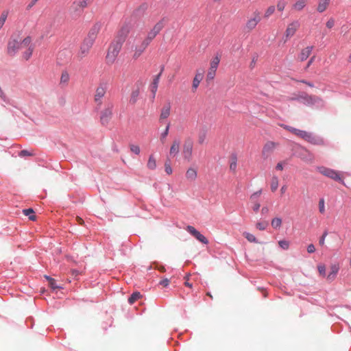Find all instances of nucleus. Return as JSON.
<instances>
[{"instance_id":"nucleus-1","label":"nucleus","mask_w":351,"mask_h":351,"mask_svg":"<svg viewBox=\"0 0 351 351\" xmlns=\"http://www.w3.org/2000/svg\"><path fill=\"white\" fill-rule=\"evenodd\" d=\"M128 32V31L127 29H122L119 32L121 35L119 36L117 39L113 41L109 46L106 56V60L108 64H112L115 62Z\"/></svg>"},{"instance_id":"nucleus-2","label":"nucleus","mask_w":351,"mask_h":351,"mask_svg":"<svg viewBox=\"0 0 351 351\" xmlns=\"http://www.w3.org/2000/svg\"><path fill=\"white\" fill-rule=\"evenodd\" d=\"M32 43V38L27 36L23 39L19 37L12 38L8 45V53L10 55H14L19 50L23 49L28 47Z\"/></svg>"},{"instance_id":"nucleus-3","label":"nucleus","mask_w":351,"mask_h":351,"mask_svg":"<svg viewBox=\"0 0 351 351\" xmlns=\"http://www.w3.org/2000/svg\"><path fill=\"white\" fill-rule=\"evenodd\" d=\"M295 135L314 145H322L324 141L322 138L314 136L312 133L305 130L296 129Z\"/></svg>"},{"instance_id":"nucleus-4","label":"nucleus","mask_w":351,"mask_h":351,"mask_svg":"<svg viewBox=\"0 0 351 351\" xmlns=\"http://www.w3.org/2000/svg\"><path fill=\"white\" fill-rule=\"evenodd\" d=\"M164 26L165 25L162 21H160L156 23L152 29L147 33L146 37L143 39V41L149 46L152 41L164 28Z\"/></svg>"},{"instance_id":"nucleus-5","label":"nucleus","mask_w":351,"mask_h":351,"mask_svg":"<svg viewBox=\"0 0 351 351\" xmlns=\"http://www.w3.org/2000/svg\"><path fill=\"white\" fill-rule=\"evenodd\" d=\"M289 100H298L306 106H313L322 101V99L315 95H308L306 94L300 95L297 97L290 98Z\"/></svg>"},{"instance_id":"nucleus-6","label":"nucleus","mask_w":351,"mask_h":351,"mask_svg":"<svg viewBox=\"0 0 351 351\" xmlns=\"http://www.w3.org/2000/svg\"><path fill=\"white\" fill-rule=\"evenodd\" d=\"M261 20V17L260 12L257 10L254 12L252 16L247 20L245 24V29L247 32H252L256 28V25L259 23Z\"/></svg>"},{"instance_id":"nucleus-7","label":"nucleus","mask_w":351,"mask_h":351,"mask_svg":"<svg viewBox=\"0 0 351 351\" xmlns=\"http://www.w3.org/2000/svg\"><path fill=\"white\" fill-rule=\"evenodd\" d=\"M318 171L322 175L330 178L335 181H339L341 183H343L342 177L340 173L332 169L326 168L324 167H319L317 168Z\"/></svg>"},{"instance_id":"nucleus-8","label":"nucleus","mask_w":351,"mask_h":351,"mask_svg":"<svg viewBox=\"0 0 351 351\" xmlns=\"http://www.w3.org/2000/svg\"><path fill=\"white\" fill-rule=\"evenodd\" d=\"M193 143L191 139L184 141L182 148V155L184 160L190 162L192 158Z\"/></svg>"},{"instance_id":"nucleus-9","label":"nucleus","mask_w":351,"mask_h":351,"mask_svg":"<svg viewBox=\"0 0 351 351\" xmlns=\"http://www.w3.org/2000/svg\"><path fill=\"white\" fill-rule=\"evenodd\" d=\"M86 6V0H75L70 8V10L71 13L80 15Z\"/></svg>"},{"instance_id":"nucleus-10","label":"nucleus","mask_w":351,"mask_h":351,"mask_svg":"<svg viewBox=\"0 0 351 351\" xmlns=\"http://www.w3.org/2000/svg\"><path fill=\"white\" fill-rule=\"evenodd\" d=\"M93 44L94 43L84 38V40L80 45V50L78 51V56L80 58L86 56L88 54Z\"/></svg>"},{"instance_id":"nucleus-11","label":"nucleus","mask_w":351,"mask_h":351,"mask_svg":"<svg viewBox=\"0 0 351 351\" xmlns=\"http://www.w3.org/2000/svg\"><path fill=\"white\" fill-rule=\"evenodd\" d=\"M107 90L106 84H101L96 88L95 94L94 96L95 101L98 104L101 105L102 103V98L105 96Z\"/></svg>"},{"instance_id":"nucleus-12","label":"nucleus","mask_w":351,"mask_h":351,"mask_svg":"<svg viewBox=\"0 0 351 351\" xmlns=\"http://www.w3.org/2000/svg\"><path fill=\"white\" fill-rule=\"evenodd\" d=\"M101 28V24L99 23H97L93 25L90 29L88 32L87 36L85 38L86 39L94 43L97 34L100 32Z\"/></svg>"},{"instance_id":"nucleus-13","label":"nucleus","mask_w":351,"mask_h":351,"mask_svg":"<svg viewBox=\"0 0 351 351\" xmlns=\"http://www.w3.org/2000/svg\"><path fill=\"white\" fill-rule=\"evenodd\" d=\"M186 230L201 243L204 244L208 243V239L199 231H197L193 226H188L186 227Z\"/></svg>"},{"instance_id":"nucleus-14","label":"nucleus","mask_w":351,"mask_h":351,"mask_svg":"<svg viewBox=\"0 0 351 351\" xmlns=\"http://www.w3.org/2000/svg\"><path fill=\"white\" fill-rule=\"evenodd\" d=\"M204 72L202 69H197L192 82V92L195 93L200 82L204 78Z\"/></svg>"},{"instance_id":"nucleus-15","label":"nucleus","mask_w":351,"mask_h":351,"mask_svg":"<svg viewBox=\"0 0 351 351\" xmlns=\"http://www.w3.org/2000/svg\"><path fill=\"white\" fill-rule=\"evenodd\" d=\"M112 115V109L107 108L101 112L100 121L102 125H107Z\"/></svg>"},{"instance_id":"nucleus-16","label":"nucleus","mask_w":351,"mask_h":351,"mask_svg":"<svg viewBox=\"0 0 351 351\" xmlns=\"http://www.w3.org/2000/svg\"><path fill=\"white\" fill-rule=\"evenodd\" d=\"M299 26H300V25L298 21H293L291 23L289 24L287 27V29L285 31L286 37L287 38L292 37L296 32Z\"/></svg>"},{"instance_id":"nucleus-17","label":"nucleus","mask_w":351,"mask_h":351,"mask_svg":"<svg viewBox=\"0 0 351 351\" xmlns=\"http://www.w3.org/2000/svg\"><path fill=\"white\" fill-rule=\"evenodd\" d=\"M276 143L272 141L267 142L263 147L262 150L263 156L267 158L274 150Z\"/></svg>"},{"instance_id":"nucleus-18","label":"nucleus","mask_w":351,"mask_h":351,"mask_svg":"<svg viewBox=\"0 0 351 351\" xmlns=\"http://www.w3.org/2000/svg\"><path fill=\"white\" fill-rule=\"evenodd\" d=\"M148 45L145 44L143 41H142L139 45L136 46L133 53V58L134 60L138 58L145 51Z\"/></svg>"},{"instance_id":"nucleus-19","label":"nucleus","mask_w":351,"mask_h":351,"mask_svg":"<svg viewBox=\"0 0 351 351\" xmlns=\"http://www.w3.org/2000/svg\"><path fill=\"white\" fill-rule=\"evenodd\" d=\"M180 141L178 139H174L169 149V156L174 157L179 153Z\"/></svg>"},{"instance_id":"nucleus-20","label":"nucleus","mask_w":351,"mask_h":351,"mask_svg":"<svg viewBox=\"0 0 351 351\" xmlns=\"http://www.w3.org/2000/svg\"><path fill=\"white\" fill-rule=\"evenodd\" d=\"M313 48V47L312 46H309L302 49L298 55V60L300 62L306 60L311 54Z\"/></svg>"},{"instance_id":"nucleus-21","label":"nucleus","mask_w":351,"mask_h":351,"mask_svg":"<svg viewBox=\"0 0 351 351\" xmlns=\"http://www.w3.org/2000/svg\"><path fill=\"white\" fill-rule=\"evenodd\" d=\"M208 133V128L206 126H203L199 129L197 135V142L199 144L202 145L205 143Z\"/></svg>"},{"instance_id":"nucleus-22","label":"nucleus","mask_w":351,"mask_h":351,"mask_svg":"<svg viewBox=\"0 0 351 351\" xmlns=\"http://www.w3.org/2000/svg\"><path fill=\"white\" fill-rule=\"evenodd\" d=\"M161 73H162V71L158 75L155 76V77L154 78L153 82L151 84V91L153 94V98L155 97V95H156V91L158 89V86L159 80H160V77L161 75Z\"/></svg>"},{"instance_id":"nucleus-23","label":"nucleus","mask_w":351,"mask_h":351,"mask_svg":"<svg viewBox=\"0 0 351 351\" xmlns=\"http://www.w3.org/2000/svg\"><path fill=\"white\" fill-rule=\"evenodd\" d=\"M71 53L67 49H63L58 53V58L62 60L67 61L71 59Z\"/></svg>"},{"instance_id":"nucleus-24","label":"nucleus","mask_w":351,"mask_h":351,"mask_svg":"<svg viewBox=\"0 0 351 351\" xmlns=\"http://www.w3.org/2000/svg\"><path fill=\"white\" fill-rule=\"evenodd\" d=\"M186 179L193 181L197 178V171L194 168H189L186 172Z\"/></svg>"},{"instance_id":"nucleus-25","label":"nucleus","mask_w":351,"mask_h":351,"mask_svg":"<svg viewBox=\"0 0 351 351\" xmlns=\"http://www.w3.org/2000/svg\"><path fill=\"white\" fill-rule=\"evenodd\" d=\"M306 5V0H296L295 3L292 5L293 10H302Z\"/></svg>"},{"instance_id":"nucleus-26","label":"nucleus","mask_w":351,"mask_h":351,"mask_svg":"<svg viewBox=\"0 0 351 351\" xmlns=\"http://www.w3.org/2000/svg\"><path fill=\"white\" fill-rule=\"evenodd\" d=\"M25 51L23 54V58L25 60H28L30 58V57L32 56V52L34 50V47L32 45V43L29 44V45L28 47H26V48H25Z\"/></svg>"},{"instance_id":"nucleus-27","label":"nucleus","mask_w":351,"mask_h":351,"mask_svg":"<svg viewBox=\"0 0 351 351\" xmlns=\"http://www.w3.org/2000/svg\"><path fill=\"white\" fill-rule=\"evenodd\" d=\"M338 271H339L338 266H337L335 265H332L331 267H330V272L328 275L327 278L329 280H332L335 278Z\"/></svg>"},{"instance_id":"nucleus-28","label":"nucleus","mask_w":351,"mask_h":351,"mask_svg":"<svg viewBox=\"0 0 351 351\" xmlns=\"http://www.w3.org/2000/svg\"><path fill=\"white\" fill-rule=\"evenodd\" d=\"M329 0H321L317 6V11L319 12H323L325 11L328 6Z\"/></svg>"},{"instance_id":"nucleus-29","label":"nucleus","mask_w":351,"mask_h":351,"mask_svg":"<svg viewBox=\"0 0 351 351\" xmlns=\"http://www.w3.org/2000/svg\"><path fill=\"white\" fill-rule=\"evenodd\" d=\"M147 167L151 170H154L156 168V160L153 155L149 156Z\"/></svg>"},{"instance_id":"nucleus-30","label":"nucleus","mask_w":351,"mask_h":351,"mask_svg":"<svg viewBox=\"0 0 351 351\" xmlns=\"http://www.w3.org/2000/svg\"><path fill=\"white\" fill-rule=\"evenodd\" d=\"M278 178L277 176H274L271 180L270 188L272 192H275L278 187Z\"/></svg>"},{"instance_id":"nucleus-31","label":"nucleus","mask_w":351,"mask_h":351,"mask_svg":"<svg viewBox=\"0 0 351 351\" xmlns=\"http://www.w3.org/2000/svg\"><path fill=\"white\" fill-rule=\"evenodd\" d=\"M169 115H170V106H168L162 108V109L161 110L160 119H167Z\"/></svg>"},{"instance_id":"nucleus-32","label":"nucleus","mask_w":351,"mask_h":351,"mask_svg":"<svg viewBox=\"0 0 351 351\" xmlns=\"http://www.w3.org/2000/svg\"><path fill=\"white\" fill-rule=\"evenodd\" d=\"M23 213L25 216H28L29 220L34 221L36 219L34 211L32 208L24 209Z\"/></svg>"},{"instance_id":"nucleus-33","label":"nucleus","mask_w":351,"mask_h":351,"mask_svg":"<svg viewBox=\"0 0 351 351\" xmlns=\"http://www.w3.org/2000/svg\"><path fill=\"white\" fill-rule=\"evenodd\" d=\"M237 166V158L235 155H232L230 158V169L232 171H235Z\"/></svg>"},{"instance_id":"nucleus-34","label":"nucleus","mask_w":351,"mask_h":351,"mask_svg":"<svg viewBox=\"0 0 351 351\" xmlns=\"http://www.w3.org/2000/svg\"><path fill=\"white\" fill-rule=\"evenodd\" d=\"M139 93H140V92H139L138 89H136V90H133L130 95V102L133 104H135L138 99Z\"/></svg>"},{"instance_id":"nucleus-35","label":"nucleus","mask_w":351,"mask_h":351,"mask_svg":"<svg viewBox=\"0 0 351 351\" xmlns=\"http://www.w3.org/2000/svg\"><path fill=\"white\" fill-rule=\"evenodd\" d=\"M219 62H220V58L219 56H216L215 57H214L212 60L210 61V68L211 69H217V67H218V65L219 64Z\"/></svg>"},{"instance_id":"nucleus-36","label":"nucleus","mask_w":351,"mask_h":351,"mask_svg":"<svg viewBox=\"0 0 351 351\" xmlns=\"http://www.w3.org/2000/svg\"><path fill=\"white\" fill-rule=\"evenodd\" d=\"M141 295L139 292H134L133 293L131 296L128 299V302L130 304H132L134 303L136 300H138L139 298H141Z\"/></svg>"},{"instance_id":"nucleus-37","label":"nucleus","mask_w":351,"mask_h":351,"mask_svg":"<svg viewBox=\"0 0 351 351\" xmlns=\"http://www.w3.org/2000/svg\"><path fill=\"white\" fill-rule=\"evenodd\" d=\"M243 235L245 237V238L249 241V242H251V243H257V240H256V237L251 234V233H249V232H243Z\"/></svg>"},{"instance_id":"nucleus-38","label":"nucleus","mask_w":351,"mask_h":351,"mask_svg":"<svg viewBox=\"0 0 351 351\" xmlns=\"http://www.w3.org/2000/svg\"><path fill=\"white\" fill-rule=\"evenodd\" d=\"M271 226L275 228H279L281 226L282 224V219L279 217L274 218L271 221Z\"/></svg>"},{"instance_id":"nucleus-39","label":"nucleus","mask_w":351,"mask_h":351,"mask_svg":"<svg viewBox=\"0 0 351 351\" xmlns=\"http://www.w3.org/2000/svg\"><path fill=\"white\" fill-rule=\"evenodd\" d=\"M216 69L209 68L207 75H206V80L211 81L215 78L216 74Z\"/></svg>"},{"instance_id":"nucleus-40","label":"nucleus","mask_w":351,"mask_h":351,"mask_svg":"<svg viewBox=\"0 0 351 351\" xmlns=\"http://www.w3.org/2000/svg\"><path fill=\"white\" fill-rule=\"evenodd\" d=\"M69 74L67 71H64L62 73L60 77V83L67 84L69 81Z\"/></svg>"},{"instance_id":"nucleus-41","label":"nucleus","mask_w":351,"mask_h":351,"mask_svg":"<svg viewBox=\"0 0 351 351\" xmlns=\"http://www.w3.org/2000/svg\"><path fill=\"white\" fill-rule=\"evenodd\" d=\"M45 278L49 281V286L51 289H56L60 288L59 286L56 285V280L53 278L47 276H45Z\"/></svg>"},{"instance_id":"nucleus-42","label":"nucleus","mask_w":351,"mask_h":351,"mask_svg":"<svg viewBox=\"0 0 351 351\" xmlns=\"http://www.w3.org/2000/svg\"><path fill=\"white\" fill-rule=\"evenodd\" d=\"M287 2L285 0H279L277 3V10L282 12L285 10Z\"/></svg>"},{"instance_id":"nucleus-43","label":"nucleus","mask_w":351,"mask_h":351,"mask_svg":"<svg viewBox=\"0 0 351 351\" xmlns=\"http://www.w3.org/2000/svg\"><path fill=\"white\" fill-rule=\"evenodd\" d=\"M8 15V12L7 11H3L1 13V16H0V29L3 26L5 22L7 19Z\"/></svg>"},{"instance_id":"nucleus-44","label":"nucleus","mask_w":351,"mask_h":351,"mask_svg":"<svg viewBox=\"0 0 351 351\" xmlns=\"http://www.w3.org/2000/svg\"><path fill=\"white\" fill-rule=\"evenodd\" d=\"M267 226H268L267 221H259V222L256 223V228L260 230H265Z\"/></svg>"},{"instance_id":"nucleus-45","label":"nucleus","mask_w":351,"mask_h":351,"mask_svg":"<svg viewBox=\"0 0 351 351\" xmlns=\"http://www.w3.org/2000/svg\"><path fill=\"white\" fill-rule=\"evenodd\" d=\"M304 152L306 154V156H304L302 159L306 162H312L313 161V155L306 149H304Z\"/></svg>"},{"instance_id":"nucleus-46","label":"nucleus","mask_w":351,"mask_h":351,"mask_svg":"<svg viewBox=\"0 0 351 351\" xmlns=\"http://www.w3.org/2000/svg\"><path fill=\"white\" fill-rule=\"evenodd\" d=\"M274 12H275V7L274 5H271V6L268 7L267 9L266 10L264 16L265 18H268L271 14H273Z\"/></svg>"},{"instance_id":"nucleus-47","label":"nucleus","mask_w":351,"mask_h":351,"mask_svg":"<svg viewBox=\"0 0 351 351\" xmlns=\"http://www.w3.org/2000/svg\"><path fill=\"white\" fill-rule=\"evenodd\" d=\"M130 149L132 152L134 153L136 155H138L141 152L139 146L136 145H130Z\"/></svg>"},{"instance_id":"nucleus-48","label":"nucleus","mask_w":351,"mask_h":351,"mask_svg":"<svg viewBox=\"0 0 351 351\" xmlns=\"http://www.w3.org/2000/svg\"><path fill=\"white\" fill-rule=\"evenodd\" d=\"M319 210L322 214L325 213V202L323 198L320 199L319 201Z\"/></svg>"},{"instance_id":"nucleus-49","label":"nucleus","mask_w":351,"mask_h":351,"mask_svg":"<svg viewBox=\"0 0 351 351\" xmlns=\"http://www.w3.org/2000/svg\"><path fill=\"white\" fill-rule=\"evenodd\" d=\"M169 126H170V124L168 123L165 131L161 134L160 140L162 143L165 141L166 137L167 136V135L169 134Z\"/></svg>"},{"instance_id":"nucleus-50","label":"nucleus","mask_w":351,"mask_h":351,"mask_svg":"<svg viewBox=\"0 0 351 351\" xmlns=\"http://www.w3.org/2000/svg\"><path fill=\"white\" fill-rule=\"evenodd\" d=\"M278 245L283 250H287L289 247V243L287 241L282 240L278 241Z\"/></svg>"},{"instance_id":"nucleus-51","label":"nucleus","mask_w":351,"mask_h":351,"mask_svg":"<svg viewBox=\"0 0 351 351\" xmlns=\"http://www.w3.org/2000/svg\"><path fill=\"white\" fill-rule=\"evenodd\" d=\"M319 273L321 276H326V267L324 265H319L317 267Z\"/></svg>"},{"instance_id":"nucleus-52","label":"nucleus","mask_w":351,"mask_h":351,"mask_svg":"<svg viewBox=\"0 0 351 351\" xmlns=\"http://www.w3.org/2000/svg\"><path fill=\"white\" fill-rule=\"evenodd\" d=\"M280 126L282 127L284 129H285V130L291 132L293 134H295V132L296 131V128L291 127L289 125H285V124H281Z\"/></svg>"},{"instance_id":"nucleus-53","label":"nucleus","mask_w":351,"mask_h":351,"mask_svg":"<svg viewBox=\"0 0 351 351\" xmlns=\"http://www.w3.org/2000/svg\"><path fill=\"white\" fill-rule=\"evenodd\" d=\"M328 235V232L327 231H325L322 236L320 237L319 240V243L320 245L323 246L325 244V239L326 237V236Z\"/></svg>"},{"instance_id":"nucleus-54","label":"nucleus","mask_w":351,"mask_h":351,"mask_svg":"<svg viewBox=\"0 0 351 351\" xmlns=\"http://www.w3.org/2000/svg\"><path fill=\"white\" fill-rule=\"evenodd\" d=\"M165 171L167 174L170 175L172 173V169L171 165L168 161H167L165 164Z\"/></svg>"},{"instance_id":"nucleus-55","label":"nucleus","mask_w":351,"mask_h":351,"mask_svg":"<svg viewBox=\"0 0 351 351\" xmlns=\"http://www.w3.org/2000/svg\"><path fill=\"white\" fill-rule=\"evenodd\" d=\"M19 156L21 157H23V156H32L33 154L29 152V151L27 150H21L20 152H19Z\"/></svg>"},{"instance_id":"nucleus-56","label":"nucleus","mask_w":351,"mask_h":351,"mask_svg":"<svg viewBox=\"0 0 351 351\" xmlns=\"http://www.w3.org/2000/svg\"><path fill=\"white\" fill-rule=\"evenodd\" d=\"M335 25V21L333 19H330L326 23V27L329 29L332 28Z\"/></svg>"},{"instance_id":"nucleus-57","label":"nucleus","mask_w":351,"mask_h":351,"mask_svg":"<svg viewBox=\"0 0 351 351\" xmlns=\"http://www.w3.org/2000/svg\"><path fill=\"white\" fill-rule=\"evenodd\" d=\"M315 247L313 244H309L307 246V252L310 254L315 252Z\"/></svg>"},{"instance_id":"nucleus-58","label":"nucleus","mask_w":351,"mask_h":351,"mask_svg":"<svg viewBox=\"0 0 351 351\" xmlns=\"http://www.w3.org/2000/svg\"><path fill=\"white\" fill-rule=\"evenodd\" d=\"M260 206H261V205H260V204H259V203H258V202H255V203L254 204L253 207H252L253 210H254V212H256H256H258V210H259V208H260Z\"/></svg>"},{"instance_id":"nucleus-59","label":"nucleus","mask_w":351,"mask_h":351,"mask_svg":"<svg viewBox=\"0 0 351 351\" xmlns=\"http://www.w3.org/2000/svg\"><path fill=\"white\" fill-rule=\"evenodd\" d=\"M160 284L164 287H167L169 284V280L167 278H165L160 281Z\"/></svg>"},{"instance_id":"nucleus-60","label":"nucleus","mask_w":351,"mask_h":351,"mask_svg":"<svg viewBox=\"0 0 351 351\" xmlns=\"http://www.w3.org/2000/svg\"><path fill=\"white\" fill-rule=\"evenodd\" d=\"M261 193H262V191H261V190H259V191H256V192L254 193L250 196V199H254V197L255 196H259V195L261 194Z\"/></svg>"},{"instance_id":"nucleus-61","label":"nucleus","mask_w":351,"mask_h":351,"mask_svg":"<svg viewBox=\"0 0 351 351\" xmlns=\"http://www.w3.org/2000/svg\"><path fill=\"white\" fill-rule=\"evenodd\" d=\"M269 208L267 207V206H264L263 207L262 210H261V213L263 215H266L269 213Z\"/></svg>"},{"instance_id":"nucleus-62","label":"nucleus","mask_w":351,"mask_h":351,"mask_svg":"<svg viewBox=\"0 0 351 351\" xmlns=\"http://www.w3.org/2000/svg\"><path fill=\"white\" fill-rule=\"evenodd\" d=\"M276 169L278 171H282L283 169L282 163L278 162L276 166Z\"/></svg>"},{"instance_id":"nucleus-63","label":"nucleus","mask_w":351,"mask_h":351,"mask_svg":"<svg viewBox=\"0 0 351 351\" xmlns=\"http://www.w3.org/2000/svg\"><path fill=\"white\" fill-rule=\"evenodd\" d=\"M38 0H32V2L27 5V8L29 9L33 7Z\"/></svg>"},{"instance_id":"nucleus-64","label":"nucleus","mask_w":351,"mask_h":351,"mask_svg":"<svg viewBox=\"0 0 351 351\" xmlns=\"http://www.w3.org/2000/svg\"><path fill=\"white\" fill-rule=\"evenodd\" d=\"M314 60H315V56H313L312 58H311V59L308 60V62L307 63L306 69H307L310 66V65L313 62Z\"/></svg>"}]
</instances>
